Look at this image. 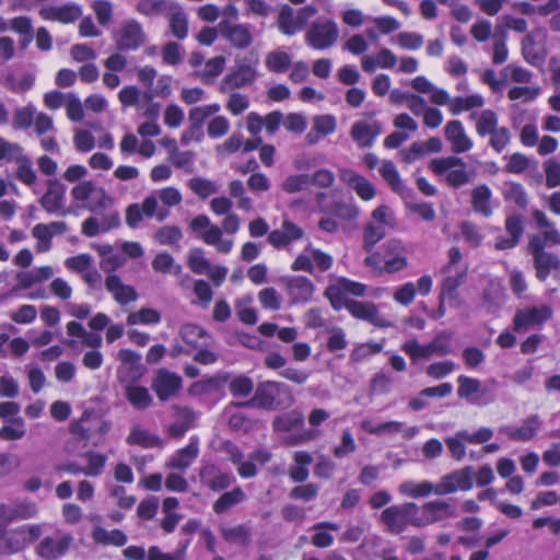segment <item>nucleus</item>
<instances>
[{
	"mask_svg": "<svg viewBox=\"0 0 560 560\" xmlns=\"http://www.w3.org/2000/svg\"><path fill=\"white\" fill-rule=\"evenodd\" d=\"M545 30L537 27L524 36L521 43L522 55L524 59L530 65H537L542 60V57L536 51V45L539 38L545 37Z\"/></svg>",
	"mask_w": 560,
	"mask_h": 560,
	"instance_id": "473e14b6",
	"label": "nucleus"
},
{
	"mask_svg": "<svg viewBox=\"0 0 560 560\" xmlns=\"http://www.w3.org/2000/svg\"><path fill=\"white\" fill-rule=\"evenodd\" d=\"M311 185L308 174H295L288 176L281 184V188L287 194H295L307 189Z\"/></svg>",
	"mask_w": 560,
	"mask_h": 560,
	"instance_id": "bf43d9fd",
	"label": "nucleus"
},
{
	"mask_svg": "<svg viewBox=\"0 0 560 560\" xmlns=\"http://www.w3.org/2000/svg\"><path fill=\"white\" fill-rule=\"evenodd\" d=\"M502 196L504 201L514 203L517 208L524 210L528 206V196L522 184L515 182H505L502 186Z\"/></svg>",
	"mask_w": 560,
	"mask_h": 560,
	"instance_id": "f704fd0d",
	"label": "nucleus"
},
{
	"mask_svg": "<svg viewBox=\"0 0 560 560\" xmlns=\"http://www.w3.org/2000/svg\"><path fill=\"white\" fill-rule=\"evenodd\" d=\"M470 118L476 121V131L481 138L489 136L498 126L499 117L492 109L472 113Z\"/></svg>",
	"mask_w": 560,
	"mask_h": 560,
	"instance_id": "c9c22d12",
	"label": "nucleus"
},
{
	"mask_svg": "<svg viewBox=\"0 0 560 560\" xmlns=\"http://www.w3.org/2000/svg\"><path fill=\"white\" fill-rule=\"evenodd\" d=\"M257 77L256 69L249 65L235 66L222 80L221 91L230 92L252 84Z\"/></svg>",
	"mask_w": 560,
	"mask_h": 560,
	"instance_id": "dca6fc26",
	"label": "nucleus"
},
{
	"mask_svg": "<svg viewBox=\"0 0 560 560\" xmlns=\"http://www.w3.org/2000/svg\"><path fill=\"white\" fill-rule=\"evenodd\" d=\"M14 162L18 166L16 178L26 186L34 185L37 180V174L33 168L31 159L22 153Z\"/></svg>",
	"mask_w": 560,
	"mask_h": 560,
	"instance_id": "49530a36",
	"label": "nucleus"
},
{
	"mask_svg": "<svg viewBox=\"0 0 560 560\" xmlns=\"http://www.w3.org/2000/svg\"><path fill=\"white\" fill-rule=\"evenodd\" d=\"M455 515V509L448 502L430 501L421 506V515L417 514L413 523L415 527H423Z\"/></svg>",
	"mask_w": 560,
	"mask_h": 560,
	"instance_id": "2eb2a0df",
	"label": "nucleus"
},
{
	"mask_svg": "<svg viewBox=\"0 0 560 560\" xmlns=\"http://www.w3.org/2000/svg\"><path fill=\"white\" fill-rule=\"evenodd\" d=\"M152 268L156 272L168 273L174 272L175 275L182 271L179 265L175 266L174 258L168 253H160L152 260Z\"/></svg>",
	"mask_w": 560,
	"mask_h": 560,
	"instance_id": "69168bd1",
	"label": "nucleus"
},
{
	"mask_svg": "<svg viewBox=\"0 0 560 560\" xmlns=\"http://www.w3.org/2000/svg\"><path fill=\"white\" fill-rule=\"evenodd\" d=\"M182 377L167 369L158 370L151 383V388L161 401H166L176 396L182 389Z\"/></svg>",
	"mask_w": 560,
	"mask_h": 560,
	"instance_id": "9b49d317",
	"label": "nucleus"
},
{
	"mask_svg": "<svg viewBox=\"0 0 560 560\" xmlns=\"http://www.w3.org/2000/svg\"><path fill=\"white\" fill-rule=\"evenodd\" d=\"M467 276V268H460L458 270H454V275L448 273V276L444 279L442 283L441 295H447L450 298L454 296L455 291L459 285H462Z\"/></svg>",
	"mask_w": 560,
	"mask_h": 560,
	"instance_id": "4d7b16f0",
	"label": "nucleus"
},
{
	"mask_svg": "<svg viewBox=\"0 0 560 560\" xmlns=\"http://www.w3.org/2000/svg\"><path fill=\"white\" fill-rule=\"evenodd\" d=\"M43 534L42 524H25L12 529L0 526V555H11L23 550Z\"/></svg>",
	"mask_w": 560,
	"mask_h": 560,
	"instance_id": "f03ea898",
	"label": "nucleus"
},
{
	"mask_svg": "<svg viewBox=\"0 0 560 560\" xmlns=\"http://www.w3.org/2000/svg\"><path fill=\"white\" fill-rule=\"evenodd\" d=\"M220 532L223 539L230 544L247 546L250 542L252 530L245 524L237 526H222Z\"/></svg>",
	"mask_w": 560,
	"mask_h": 560,
	"instance_id": "79ce46f5",
	"label": "nucleus"
},
{
	"mask_svg": "<svg viewBox=\"0 0 560 560\" xmlns=\"http://www.w3.org/2000/svg\"><path fill=\"white\" fill-rule=\"evenodd\" d=\"M282 282L291 304H304L312 300L315 287L308 278L293 276L283 278Z\"/></svg>",
	"mask_w": 560,
	"mask_h": 560,
	"instance_id": "4468645a",
	"label": "nucleus"
},
{
	"mask_svg": "<svg viewBox=\"0 0 560 560\" xmlns=\"http://www.w3.org/2000/svg\"><path fill=\"white\" fill-rule=\"evenodd\" d=\"M489 137V145L498 153L510 144L512 138L508 127H497Z\"/></svg>",
	"mask_w": 560,
	"mask_h": 560,
	"instance_id": "774afa93",
	"label": "nucleus"
},
{
	"mask_svg": "<svg viewBox=\"0 0 560 560\" xmlns=\"http://www.w3.org/2000/svg\"><path fill=\"white\" fill-rule=\"evenodd\" d=\"M401 350L408 354L413 362H417L420 359H429L433 355L430 342L427 345H420L416 339L405 342L401 346Z\"/></svg>",
	"mask_w": 560,
	"mask_h": 560,
	"instance_id": "052dcab7",
	"label": "nucleus"
},
{
	"mask_svg": "<svg viewBox=\"0 0 560 560\" xmlns=\"http://www.w3.org/2000/svg\"><path fill=\"white\" fill-rule=\"evenodd\" d=\"M408 250L405 244L397 238H390L383 245L382 260L387 272L394 273L405 269L408 265Z\"/></svg>",
	"mask_w": 560,
	"mask_h": 560,
	"instance_id": "f8f14e48",
	"label": "nucleus"
},
{
	"mask_svg": "<svg viewBox=\"0 0 560 560\" xmlns=\"http://www.w3.org/2000/svg\"><path fill=\"white\" fill-rule=\"evenodd\" d=\"M294 402L290 386L277 381H264L257 384L253 397L246 401L235 402L236 407H250L269 411L289 408Z\"/></svg>",
	"mask_w": 560,
	"mask_h": 560,
	"instance_id": "f257e3e1",
	"label": "nucleus"
},
{
	"mask_svg": "<svg viewBox=\"0 0 560 560\" xmlns=\"http://www.w3.org/2000/svg\"><path fill=\"white\" fill-rule=\"evenodd\" d=\"M118 360L128 365L133 378H140L143 373V365L141 364V355L130 349H121L118 352Z\"/></svg>",
	"mask_w": 560,
	"mask_h": 560,
	"instance_id": "09e8293b",
	"label": "nucleus"
},
{
	"mask_svg": "<svg viewBox=\"0 0 560 560\" xmlns=\"http://www.w3.org/2000/svg\"><path fill=\"white\" fill-rule=\"evenodd\" d=\"M474 468L466 466L444 475L438 483V495L454 493L458 490L467 491L472 488Z\"/></svg>",
	"mask_w": 560,
	"mask_h": 560,
	"instance_id": "1a4fd4ad",
	"label": "nucleus"
},
{
	"mask_svg": "<svg viewBox=\"0 0 560 560\" xmlns=\"http://www.w3.org/2000/svg\"><path fill=\"white\" fill-rule=\"evenodd\" d=\"M552 316L549 306L532 307L527 311H520L515 314L513 324L514 330L521 331L534 325H541Z\"/></svg>",
	"mask_w": 560,
	"mask_h": 560,
	"instance_id": "aec40b11",
	"label": "nucleus"
},
{
	"mask_svg": "<svg viewBox=\"0 0 560 560\" xmlns=\"http://www.w3.org/2000/svg\"><path fill=\"white\" fill-rule=\"evenodd\" d=\"M246 499V494L241 487H235L219 497L213 503V511L217 514H223L233 506L240 504Z\"/></svg>",
	"mask_w": 560,
	"mask_h": 560,
	"instance_id": "58836bf2",
	"label": "nucleus"
},
{
	"mask_svg": "<svg viewBox=\"0 0 560 560\" xmlns=\"http://www.w3.org/2000/svg\"><path fill=\"white\" fill-rule=\"evenodd\" d=\"M339 26L335 20L322 16L310 24L305 33V42L317 50L332 47L339 39Z\"/></svg>",
	"mask_w": 560,
	"mask_h": 560,
	"instance_id": "423d86ee",
	"label": "nucleus"
},
{
	"mask_svg": "<svg viewBox=\"0 0 560 560\" xmlns=\"http://www.w3.org/2000/svg\"><path fill=\"white\" fill-rule=\"evenodd\" d=\"M351 137L361 148H370L374 142L369 124L362 120L352 125Z\"/></svg>",
	"mask_w": 560,
	"mask_h": 560,
	"instance_id": "e2e57ef3",
	"label": "nucleus"
},
{
	"mask_svg": "<svg viewBox=\"0 0 560 560\" xmlns=\"http://www.w3.org/2000/svg\"><path fill=\"white\" fill-rule=\"evenodd\" d=\"M445 138L452 144L455 154L468 152L472 148V141L467 136L459 120H451L445 126Z\"/></svg>",
	"mask_w": 560,
	"mask_h": 560,
	"instance_id": "4be33fe9",
	"label": "nucleus"
},
{
	"mask_svg": "<svg viewBox=\"0 0 560 560\" xmlns=\"http://www.w3.org/2000/svg\"><path fill=\"white\" fill-rule=\"evenodd\" d=\"M65 194L66 187L63 184L58 180H49L48 189L40 198V205L44 210L48 213L68 214L69 210L63 207Z\"/></svg>",
	"mask_w": 560,
	"mask_h": 560,
	"instance_id": "f3484780",
	"label": "nucleus"
},
{
	"mask_svg": "<svg viewBox=\"0 0 560 560\" xmlns=\"http://www.w3.org/2000/svg\"><path fill=\"white\" fill-rule=\"evenodd\" d=\"M380 174L395 192H400L404 188L399 173L392 161H383L380 167Z\"/></svg>",
	"mask_w": 560,
	"mask_h": 560,
	"instance_id": "603ef678",
	"label": "nucleus"
},
{
	"mask_svg": "<svg viewBox=\"0 0 560 560\" xmlns=\"http://www.w3.org/2000/svg\"><path fill=\"white\" fill-rule=\"evenodd\" d=\"M74 544L73 535L62 528H55L42 537L35 546V553L43 560H59L65 557Z\"/></svg>",
	"mask_w": 560,
	"mask_h": 560,
	"instance_id": "20e7f679",
	"label": "nucleus"
},
{
	"mask_svg": "<svg viewBox=\"0 0 560 560\" xmlns=\"http://www.w3.org/2000/svg\"><path fill=\"white\" fill-rule=\"evenodd\" d=\"M291 56L282 50H272L267 54L265 65L267 69L275 73L285 72L291 66Z\"/></svg>",
	"mask_w": 560,
	"mask_h": 560,
	"instance_id": "de8ad7c7",
	"label": "nucleus"
},
{
	"mask_svg": "<svg viewBox=\"0 0 560 560\" xmlns=\"http://www.w3.org/2000/svg\"><path fill=\"white\" fill-rule=\"evenodd\" d=\"M161 320V314L150 307H142L137 312H132L127 316V324L128 325H150V324H158Z\"/></svg>",
	"mask_w": 560,
	"mask_h": 560,
	"instance_id": "8fccbe9b",
	"label": "nucleus"
},
{
	"mask_svg": "<svg viewBox=\"0 0 560 560\" xmlns=\"http://www.w3.org/2000/svg\"><path fill=\"white\" fill-rule=\"evenodd\" d=\"M182 339L194 348L213 347L214 339L207 330L195 324H185L180 328Z\"/></svg>",
	"mask_w": 560,
	"mask_h": 560,
	"instance_id": "c85d7f7f",
	"label": "nucleus"
},
{
	"mask_svg": "<svg viewBox=\"0 0 560 560\" xmlns=\"http://www.w3.org/2000/svg\"><path fill=\"white\" fill-rule=\"evenodd\" d=\"M44 20L72 23L81 18L82 9L79 4L67 3L60 7H47L39 11Z\"/></svg>",
	"mask_w": 560,
	"mask_h": 560,
	"instance_id": "bb28decb",
	"label": "nucleus"
},
{
	"mask_svg": "<svg viewBox=\"0 0 560 560\" xmlns=\"http://www.w3.org/2000/svg\"><path fill=\"white\" fill-rule=\"evenodd\" d=\"M199 478L203 486L214 492L228 489L235 481V477L231 472L223 471L214 464L202 465L199 470Z\"/></svg>",
	"mask_w": 560,
	"mask_h": 560,
	"instance_id": "ddd939ff",
	"label": "nucleus"
},
{
	"mask_svg": "<svg viewBox=\"0 0 560 560\" xmlns=\"http://www.w3.org/2000/svg\"><path fill=\"white\" fill-rule=\"evenodd\" d=\"M419 506L413 502H407L399 505H390L380 514V522L390 534L398 535L408 526H413L419 513Z\"/></svg>",
	"mask_w": 560,
	"mask_h": 560,
	"instance_id": "39448f33",
	"label": "nucleus"
},
{
	"mask_svg": "<svg viewBox=\"0 0 560 560\" xmlns=\"http://www.w3.org/2000/svg\"><path fill=\"white\" fill-rule=\"evenodd\" d=\"M504 301L505 293L503 285L499 282L490 281L483 290L481 307L488 314H493L502 307Z\"/></svg>",
	"mask_w": 560,
	"mask_h": 560,
	"instance_id": "c756f323",
	"label": "nucleus"
},
{
	"mask_svg": "<svg viewBox=\"0 0 560 560\" xmlns=\"http://www.w3.org/2000/svg\"><path fill=\"white\" fill-rule=\"evenodd\" d=\"M128 401L138 410L148 409L153 401L149 389L143 386L131 385L126 388Z\"/></svg>",
	"mask_w": 560,
	"mask_h": 560,
	"instance_id": "c03bdc74",
	"label": "nucleus"
},
{
	"mask_svg": "<svg viewBox=\"0 0 560 560\" xmlns=\"http://www.w3.org/2000/svg\"><path fill=\"white\" fill-rule=\"evenodd\" d=\"M540 424L539 417L534 415L527 417L521 427L503 425L499 429V432L506 434L512 441L527 442L537 434Z\"/></svg>",
	"mask_w": 560,
	"mask_h": 560,
	"instance_id": "b1692460",
	"label": "nucleus"
},
{
	"mask_svg": "<svg viewBox=\"0 0 560 560\" xmlns=\"http://www.w3.org/2000/svg\"><path fill=\"white\" fill-rule=\"evenodd\" d=\"M304 416L301 411L292 410L287 413L275 417L272 428L276 432H289L295 428L302 427Z\"/></svg>",
	"mask_w": 560,
	"mask_h": 560,
	"instance_id": "a19ab883",
	"label": "nucleus"
},
{
	"mask_svg": "<svg viewBox=\"0 0 560 560\" xmlns=\"http://www.w3.org/2000/svg\"><path fill=\"white\" fill-rule=\"evenodd\" d=\"M176 420L166 428L167 434L173 439H180L195 425L196 412L185 406H175Z\"/></svg>",
	"mask_w": 560,
	"mask_h": 560,
	"instance_id": "a878e982",
	"label": "nucleus"
},
{
	"mask_svg": "<svg viewBox=\"0 0 560 560\" xmlns=\"http://www.w3.org/2000/svg\"><path fill=\"white\" fill-rule=\"evenodd\" d=\"M385 228L382 224L370 222L366 224L363 233V247L366 252H371L375 244L385 236Z\"/></svg>",
	"mask_w": 560,
	"mask_h": 560,
	"instance_id": "13d9d810",
	"label": "nucleus"
},
{
	"mask_svg": "<svg viewBox=\"0 0 560 560\" xmlns=\"http://www.w3.org/2000/svg\"><path fill=\"white\" fill-rule=\"evenodd\" d=\"M166 14L170 15V30L173 36L179 40L185 39L188 35V20L186 13L178 4L174 3L173 10Z\"/></svg>",
	"mask_w": 560,
	"mask_h": 560,
	"instance_id": "e433bc0d",
	"label": "nucleus"
},
{
	"mask_svg": "<svg viewBox=\"0 0 560 560\" xmlns=\"http://www.w3.org/2000/svg\"><path fill=\"white\" fill-rule=\"evenodd\" d=\"M129 445H138L143 448L163 447V440L140 425H135L126 439Z\"/></svg>",
	"mask_w": 560,
	"mask_h": 560,
	"instance_id": "2f4dec72",
	"label": "nucleus"
},
{
	"mask_svg": "<svg viewBox=\"0 0 560 560\" xmlns=\"http://www.w3.org/2000/svg\"><path fill=\"white\" fill-rule=\"evenodd\" d=\"M187 265L194 273L205 275L211 264L206 258L205 250L200 247H195L188 253Z\"/></svg>",
	"mask_w": 560,
	"mask_h": 560,
	"instance_id": "864d4df0",
	"label": "nucleus"
},
{
	"mask_svg": "<svg viewBox=\"0 0 560 560\" xmlns=\"http://www.w3.org/2000/svg\"><path fill=\"white\" fill-rule=\"evenodd\" d=\"M399 492L411 498H423L431 493L438 494V483L433 485L430 481H422L417 483L415 481L408 480L399 486Z\"/></svg>",
	"mask_w": 560,
	"mask_h": 560,
	"instance_id": "37998d69",
	"label": "nucleus"
},
{
	"mask_svg": "<svg viewBox=\"0 0 560 560\" xmlns=\"http://www.w3.org/2000/svg\"><path fill=\"white\" fill-rule=\"evenodd\" d=\"M174 3L168 0H138L136 10L145 16H159L171 12Z\"/></svg>",
	"mask_w": 560,
	"mask_h": 560,
	"instance_id": "ea45409f",
	"label": "nucleus"
},
{
	"mask_svg": "<svg viewBox=\"0 0 560 560\" xmlns=\"http://www.w3.org/2000/svg\"><path fill=\"white\" fill-rule=\"evenodd\" d=\"M105 288L119 305H127L138 299L136 289L125 284L118 275L106 276Z\"/></svg>",
	"mask_w": 560,
	"mask_h": 560,
	"instance_id": "5701e85b",
	"label": "nucleus"
},
{
	"mask_svg": "<svg viewBox=\"0 0 560 560\" xmlns=\"http://www.w3.org/2000/svg\"><path fill=\"white\" fill-rule=\"evenodd\" d=\"M325 296L329 300L331 306L335 310H341L342 307L348 310V304L352 301L351 299L347 298L340 281L338 284L328 285L325 290Z\"/></svg>",
	"mask_w": 560,
	"mask_h": 560,
	"instance_id": "6e6d98bb",
	"label": "nucleus"
},
{
	"mask_svg": "<svg viewBox=\"0 0 560 560\" xmlns=\"http://www.w3.org/2000/svg\"><path fill=\"white\" fill-rule=\"evenodd\" d=\"M114 40L120 51L137 50L147 43L148 36L138 21L128 20L114 34Z\"/></svg>",
	"mask_w": 560,
	"mask_h": 560,
	"instance_id": "6e6552de",
	"label": "nucleus"
},
{
	"mask_svg": "<svg viewBox=\"0 0 560 560\" xmlns=\"http://www.w3.org/2000/svg\"><path fill=\"white\" fill-rule=\"evenodd\" d=\"M222 229L211 224L208 230L201 232L200 237L207 245L214 246L219 253L229 254L234 245L233 240L222 238Z\"/></svg>",
	"mask_w": 560,
	"mask_h": 560,
	"instance_id": "72a5a7b5",
	"label": "nucleus"
},
{
	"mask_svg": "<svg viewBox=\"0 0 560 560\" xmlns=\"http://www.w3.org/2000/svg\"><path fill=\"white\" fill-rule=\"evenodd\" d=\"M219 28L222 36H224L234 48L245 49L250 46L253 42L249 25L231 24L224 21L219 24Z\"/></svg>",
	"mask_w": 560,
	"mask_h": 560,
	"instance_id": "6ab92c4d",
	"label": "nucleus"
},
{
	"mask_svg": "<svg viewBox=\"0 0 560 560\" xmlns=\"http://www.w3.org/2000/svg\"><path fill=\"white\" fill-rule=\"evenodd\" d=\"M429 168L436 175H445L446 183L454 188H459L470 183L475 176V171L466 170V163L463 159L455 155L433 159Z\"/></svg>",
	"mask_w": 560,
	"mask_h": 560,
	"instance_id": "7ed1b4c3",
	"label": "nucleus"
},
{
	"mask_svg": "<svg viewBox=\"0 0 560 560\" xmlns=\"http://www.w3.org/2000/svg\"><path fill=\"white\" fill-rule=\"evenodd\" d=\"M94 539L105 545H114L121 547L127 542L126 534L120 529L106 530L103 528L95 529Z\"/></svg>",
	"mask_w": 560,
	"mask_h": 560,
	"instance_id": "5fc2aeb1",
	"label": "nucleus"
},
{
	"mask_svg": "<svg viewBox=\"0 0 560 560\" xmlns=\"http://www.w3.org/2000/svg\"><path fill=\"white\" fill-rule=\"evenodd\" d=\"M339 177L342 183L351 187L363 200H371L375 196L374 186L355 171L341 168Z\"/></svg>",
	"mask_w": 560,
	"mask_h": 560,
	"instance_id": "393cba45",
	"label": "nucleus"
},
{
	"mask_svg": "<svg viewBox=\"0 0 560 560\" xmlns=\"http://www.w3.org/2000/svg\"><path fill=\"white\" fill-rule=\"evenodd\" d=\"M317 12L315 5H305L295 12L290 5L284 4L278 15V26L283 34L292 36L303 30Z\"/></svg>",
	"mask_w": 560,
	"mask_h": 560,
	"instance_id": "0eeeda50",
	"label": "nucleus"
},
{
	"mask_svg": "<svg viewBox=\"0 0 560 560\" xmlns=\"http://www.w3.org/2000/svg\"><path fill=\"white\" fill-rule=\"evenodd\" d=\"M304 235L302 228L295 223L283 220L281 228L268 234V242L276 248L284 247L290 243L301 240Z\"/></svg>",
	"mask_w": 560,
	"mask_h": 560,
	"instance_id": "412c9836",
	"label": "nucleus"
},
{
	"mask_svg": "<svg viewBox=\"0 0 560 560\" xmlns=\"http://www.w3.org/2000/svg\"><path fill=\"white\" fill-rule=\"evenodd\" d=\"M189 540H186L182 546L171 553L163 552L158 546H151L148 550V560H185L186 549Z\"/></svg>",
	"mask_w": 560,
	"mask_h": 560,
	"instance_id": "0e129e2a",
	"label": "nucleus"
},
{
	"mask_svg": "<svg viewBox=\"0 0 560 560\" xmlns=\"http://www.w3.org/2000/svg\"><path fill=\"white\" fill-rule=\"evenodd\" d=\"M452 337L453 334L448 331L438 334L430 342L432 354H436L439 357L451 354L453 352V348L450 342Z\"/></svg>",
	"mask_w": 560,
	"mask_h": 560,
	"instance_id": "338daca9",
	"label": "nucleus"
},
{
	"mask_svg": "<svg viewBox=\"0 0 560 560\" xmlns=\"http://www.w3.org/2000/svg\"><path fill=\"white\" fill-rule=\"evenodd\" d=\"M219 110H220V105L215 104V103L205 105V106L192 107L189 110V115H188L189 124H192V125H196L199 127H203L206 119L209 118L210 116L217 114Z\"/></svg>",
	"mask_w": 560,
	"mask_h": 560,
	"instance_id": "680f3d73",
	"label": "nucleus"
},
{
	"mask_svg": "<svg viewBox=\"0 0 560 560\" xmlns=\"http://www.w3.org/2000/svg\"><path fill=\"white\" fill-rule=\"evenodd\" d=\"M71 196L78 201L91 200L90 210L96 212L107 206L112 199L104 188L96 186L91 180L80 182L71 189Z\"/></svg>",
	"mask_w": 560,
	"mask_h": 560,
	"instance_id": "9d476101",
	"label": "nucleus"
},
{
	"mask_svg": "<svg viewBox=\"0 0 560 560\" xmlns=\"http://www.w3.org/2000/svg\"><path fill=\"white\" fill-rule=\"evenodd\" d=\"M25 433V422L21 417L10 419L9 424L0 429V438L5 441L21 440Z\"/></svg>",
	"mask_w": 560,
	"mask_h": 560,
	"instance_id": "3c124183",
	"label": "nucleus"
},
{
	"mask_svg": "<svg viewBox=\"0 0 560 560\" xmlns=\"http://www.w3.org/2000/svg\"><path fill=\"white\" fill-rule=\"evenodd\" d=\"M348 311L352 316L366 320L370 324L380 327V328H388L393 326V323L388 319L384 318L375 304L371 302H360V301H351L348 304Z\"/></svg>",
	"mask_w": 560,
	"mask_h": 560,
	"instance_id": "a211bd4d",
	"label": "nucleus"
},
{
	"mask_svg": "<svg viewBox=\"0 0 560 560\" xmlns=\"http://www.w3.org/2000/svg\"><path fill=\"white\" fill-rule=\"evenodd\" d=\"M470 196L471 207L476 213L481 214L486 218L492 215V191L486 184L476 186L471 190Z\"/></svg>",
	"mask_w": 560,
	"mask_h": 560,
	"instance_id": "7c9ffc66",
	"label": "nucleus"
},
{
	"mask_svg": "<svg viewBox=\"0 0 560 560\" xmlns=\"http://www.w3.org/2000/svg\"><path fill=\"white\" fill-rule=\"evenodd\" d=\"M183 231L177 225H163L154 233V240L161 244L179 248Z\"/></svg>",
	"mask_w": 560,
	"mask_h": 560,
	"instance_id": "a18cd8bd",
	"label": "nucleus"
},
{
	"mask_svg": "<svg viewBox=\"0 0 560 560\" xmlns=\"http://www.w3.org/2000/svg\"><path fill=\"white\" fill-rule=\"evenodd\" d=\"M536 277L545 281L551 270L560 269V260L552 253L546 252L533 257Z\"/></svg>",
	"mask_w": 560,
	"mask_h": 560,
	"instance_id": "4c0bfd02",
	"label": "nucleus"
},
{
	"mask_svg": "<svg viewBox=\"0 0 560 560\" xmlns=\"http://www.w3.org/2000/svg\"><path fill=\"white\" fill-rule=\"evenodd\" d=\"M198 454L199 441L194 436L185 447L178 450L171 457L170 462L167 463V467L185 471L198 457Z\"/></svg>",
	"mask_w": 560,
	"mask_h": 560,
	"instance_id": "cd10ccee",
	"label": "nucleus"
}]
</instances>
